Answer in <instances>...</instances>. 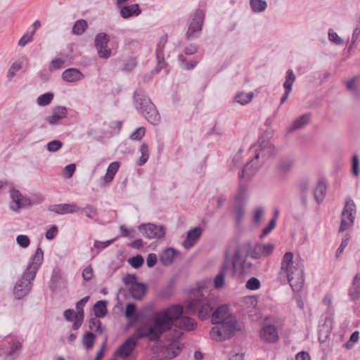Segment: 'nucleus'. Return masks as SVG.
<instances>
[{
	"label": "nucleus",
	"mask_w": 360,
	"mask_h": 360,
	"mask_svg": "<svg viewBox=\"0 0 360 360\" xmlns=\"http://www.w3.org/2000/svg\"><path fill=\"white\" fill-rule=\"evenodd\" d=\"M183 307L180 305H173L155 312L150 320L151 325L146 323L139 327L135 334L126 340L119 347L116 355L122 358L128 357L139 339L147 337L150 340H157L173 326L186 330H194L196 322L188 316H183Z\"/></svg>",
	"instance_id": "nucleus-1"
},
{
	"label": "nucleus",
	"mask_w": 360,
	"mask_h": 360,
	"mask_svg": "<svg viewBox=\"0 0 360 360\" xmlns=\"http://www.w3.org/2000/svg\"><path fill=\"white\" fill-rule=\"evenodd\" d=\"M278 278L281 283L288 282L295 292L300 291L304 285V264L300 257L291 252L283 256Z\"/></svg>",
	"instance_id": "nucleus-2"
},
{
	"label": "nucleus",
	"mask_w": 360,
	"mask_h": 360,
	"mask_svg": "<svg viewBox=\"0 0 360 360\" xmlns=\"http://www.w3.org/2000/svg\"><path fill=\"white\" fill-rule=\"evenodd\" d=\"M212 323L215 326L210 331V337L216 341L229 338L236 328V319L227 305H221L216 309L212 314Z\"/></svg>",
	"instance_id": "nucleus-3"
},
{
	"label": "nucleus",
	"mask_w": 360,
	"mask_h": 360,
	"mask_svg": "<svg viewBox=\"0 0 360 360\" xmlns=\"http://www.w3.org/2000/svg\"><path fill=\"white\" fill-rule=\"evenodd\" d=\"M44 259V252L40 247H38L35 253L23 273L22 277L16 282L13 294L17 299H21L27 295L32 288V281L34 279L36 274Z\"/></svg>",
	"instance_id": "nucleus-4"
},
{
	"label": "nucleus",
	"mask_w": 360,
	"mask_h": 360,
	"mask_svg": "<svg viewBox=\"0 0 360 360\" xmlns=\"http://www.w3.org/2000/svg\"><path fill=\"white\" fill-rule=\"evenodd\" d=\"M214 306L213 295L209 292L207 289L199 288L194 294V297L188 302L185 313H198L199 318L206 319L210 317Z\"/></svg>",
	"instance_id": "nucleus-5"
},
{
	"label": "nucleus",
	"mask_w": 360,
	"mask_h": 360,
	"mask_svg": "<svg viewBox=\"0 0 360 360\" xmlns=\"http://www.w3.org/2000/svg\"><path fill=\"white\" fill-rule=\"evenodd\" d=\"M242 257L240 250H236L234 255L231 259L226 256L224 264L220 272L215 276L214 279V285L215 288H220L224 285L225 276L230 274L231 276H234L236 272V266L241 264Z\"/></svg>",
	"instance_id": "nucleus-6"
},
{
	"label": "nucleus",
	"mask_w": 360,
	"mask_h": 360,
	"mask_svg": "<svg viewBox=\"0 0 360 360\" xmlns=\"http://www.w3.org/2000/svg\"><path fill=\"white\" fill-rule=\"evenodd\" d=\"M136 107L141 111L142 115L151 124H157L160 120V115L155 108V105L150 99L139 92L134 94Z\"/></svg>",
	"instance_id": "nucleus-7"
},
{
	"label": "nucleus",
	"mask_w": 360,
	"mask_h": 360,
	"mask_svg": "<svg viewBox=\"0 0 360 360\" xmlns=\"http://www.w3.org/2000/svg\"><path fill=\"white\" fill-rule=\"evenodd\" d=\"M274 147L268 143L261 146L259 150H255L254 158L245 165L241 174H239V177L250 178L253 176L259 168V165L257 162L259 157H262V160L264 161L267 156H270L274 154Z\"/></svg>",
	"instance_id": "nucleus-8"
},
{
	"label": "nucleus",
	"mask_w": 360,
	"mask_h": 360,
	"mask_svg": "<svg viewBox=\"0 0 360 360\" xmlns=\"http://www.w3.org/2000/svg\"><path fill=\"white\" fill-rule=\"evenodd\" d=\"M191 21L186 32V37L190 40L195 39L200 35L205 19V13L202 10L197 9L191 15Z\"/></svg>",
	"instance_id": "nucleus-9"
},
{
	"label": "nucleus",
	"mask_w": 360,
	"mask_h": 360,
	"mask_svg": "<svg viewBox=\"0 0 360 360\" xmlns=\"http://www.w3.org/2000/svg\"><path fill=\"white\" fill-rule=\"evenodd\" d=\"M356 205L351 198L346 200L342 212V218L339 232L345 231L352 226L354 221Z\"/></svg>",
	"instance_id": "nucleus-10"
},
{
	"label": "nucleus",
	"mask_w": 360,
	"mask_h": 360,
	"mask_svg": "<svg viewBox=\"0 0 360 360\" xmlns=\"http://www.w3.org/2000/svg\"><path fill=\"white\" fill-rule=\"evenodd\" d=\"M109 40V37L104 32L96 36L95 46L101 58L107 59L111 56V49L108 46Z\"/></svg>",
	"instance_id": "nucleus-11"
},
{
	"label": "nucleus",
	"mask_w": 360,
	"mask_h": 360,
	"mask_svg": "<svg viewBox=\"0 0 360 360\" xmlns=\"http://www.w3.org/2000/svg\"><path fill=\"white\" fill-rule=\"evenodd\" d=\"M139 229L148 238H160L165 236L164 228L153 224L141 225L139 226Z\"/></svg>",
	"instance_id": "nucleus-12"
},
{
	"label": "nucleus",
	"mask_w": 360,
	"mask_h": 360,
	"mask_svg": "<svg viewBox=\"0 0 360 360\" xmlns=\"http://www.w3.org/2000/svg\"><path fill=\"white\" fill-rule=\"evenodd\" d=\"M167 41V35H162L157 44L156 48V58L158 61L157 66L155 69L156 72H160L165 66L166 65V63L165 61L164 58V48Z\"/></svg>",
	"instance_id": "nucleus-13"
},
{
	"label": "nucleus",
	"mask_w": 360,
	"mask_h": 360,
	"mask_svg": "<svg viewBox=\"0 0 360 360\" xmlns=\"http://www.w3.org/2000/svg\"><path fill=\"white\" fill-rule=\"evenodd\" d=\"M11 197L12 198L11 208L14 211H16L20 208L25 207L30 205V199L23 196L17 190L12 189L11 191Z\"/></svg>",
	"instance_id": "nucleus-14"
},
{
	"label": "nucleus",
	"mask_w": 360,
	"mask_h": 360,
	"mask_svg": "<svg viewBox=\"0 0 360 360\" xmlns=\"http://www.w3.org/2000/svg\"><path fill=\"white\" fill-rule=\"evenodd\" d=\"M262 340L266 342H275L278 339L276 328L274 325H265L260 330Z\"/></svg>",
	"instance_id": "nucleus-15"
},
{
	"label": "nucleus",
	"mask_w": 360,
	"mask_h": 360,
	"mask_svg": "<svg viewBox=\"0 0 360 360\" xmlns=\"http://www.w3.org/2000/svg\"><path fill=\"white\" fill-rule=\"evenodd\" d=\"M274 250V246L272 244H257L251 252L250 257L254 259L267 257L273 252Z\"/></svg>",
	"instance_id": "nucleus-16"
},
{
	"label": "nucleus",
	"mask_w": 360,
	"mask_h": 360,
	"mask_svg": "<svg viewBox=\"0 0 360 360\" xmlns=\"http://www.w3.org/2000/svg\"><path fill=\"white\" fill-rule=\"evenodd\" d=\"M79 207L76 204H58L49 206V210L58 214H65L78 212Z\"/></svg>",
	"instance_id": "nucleus-17"
},
{
	"label": "nucleus",
	"mask_w": 360,
	"mask_h": 360,
	"mask_svg": "<svg viewBox=\"0 0 360 360\" xmlns=\"http://www.w3.org/2000/svg\"><path fill=\"white\" fill-rule=\"evenodd\" d=\"M84 78V74L77 68H68L62 73V79L70 83L81 81Z\"/></svg>",
	"instance_id": "nucleus-18"
},
{
	"label": "nucleus",
	"mask_w": 360,
	"mask_h": 360,
	"mask_svg": "<svg viewBox=\"0 0 360 360\" xmlns=\"http://www.w3.org/2000/svg\"><path fill=\"white\" fill-rule=\"evenodd\" d=\"M124 315L126 318L130 319L132 323H135L142 320L144 316V311H138L135 304L129 303L126 306Z\"/></svg>",
	"instance_id": "nucleus-19"
},
{
	"label": "nucleus",
	"mask_w": 360,
	"mask_h": 360,
	"mask_svg": "<svg viewBox=\"0 0 360 360\" xmlns=\"http://www.w3.org/2000/svg\"><path fill=\"white\" fill-rule=\"evenodd\" d=\"M202 234V229L200 227H195L190 230L187 233V237L183 243L186 249L192 248L198 240Z\"/></svg>",
	"instance_id": "nucleus-20"
},
{
	"label": "nucleus",
	"mask_w": 360,
	"mask_h": 360,
	"mask_svg": "<svg viewBox=\"0 0 360 360\" xmlns=\"http://www.w3.org/2000/svg\"><path fill=\"white\" fill-rule=\"evenodd\" d=\"M67 109L63 106H58L53 109L52 115L46 117V121L50 124H58L60 120L67 116Z\"/></svg>",
	"instance_id": "nucleus-21"
},
{
	"label": "nucleus",
	"mask_w": 360,
	"mask_h": 360,
	"mask_svg": "<svg viewBox=\"0 0 360 360\" xmlns=\"http://www.w3.org/2000/svg\"><path fill=\"white\" fill-rule=\"evenodd\" d=\"M243 195L242 191H240L239 193L236 197V205L233 207V212L237 224H240L242 221L245 213L243 205L242 204L243 200Z\"/></svg>",
	"instance_id": "nucleus-22"
},
{
	"label": "nucleus",
	"mask_w": 360,
	"mask_h": 360,
	"mask_svg": "<svg viewBox=\"0 0 360 360\" xmlns=\"http://www.w3.org/2000/svg\"><path fill=\"white\" fill-rule=\"evenodd\" d=\"M349 296L352 300L360 298V273L356 274L354 277L352 285L349 289Z\"/></svg>",
	"instance_id": "nucleus-23"
},
{
	"label": "nucleus",
	"mask_w": 360,
	"mask_h": 360,
	"mask_svg": "<svg viewBox=\"0 0 360 360\" xmlns=\"http://www.w3.org/2000/svg\"><path fill=\"white\" fill-rule=\"evenodd\" d=\"M141 13V10L138 4L124 6L120 8V15L123 18H129L133 16H137Z\"/></svg>",
	"instance_id": "nucleus-24"
},
{
	"label": "nucleus",
	"mask_w": 360,
	"mask_h": 360,
	"mask_svg": "<svg viewBox=\"0 0 360 360\" xmlns=\"http://www.w3.org/2000/svg\"><path fill=\"white\" fill-rule=\"evenodd\" d=\"M146 292V286L140 283H134L130 288V293L133 298L141 300Z\"/></svg>",
	"instance_id": "nucleus-25"
},
{
	"label": "nucleus",
	"mask_w": 360,
	"mask_h": 360,
	"mask_svg": "<svg viewBox=\"0 0 360 360\" xmlns=\"http://www.w3.org/2000/svg\"><path fill=\"white\" fill-rule=\"evenodd\" d=\"M326 192V186L323 181L320 180L314 191V197L318 204L324 199Z\"/></svg>",
	"instance_id": "nucleus-26"
},
{
	"label": "nucleus",
	"mask_w": 360,
	"mask_h": 360,
	"mask_svg": "<svg viewBox=\"0 0 360 360\" xmlns=\"http://www.w3.org/2000/svg\"><path fill=\"white\" fill-rule=\"evenodd\" d=\"M310 120V115L304 114L296 119L290 126L288 131L292 132L297 129H301L309 123Z\"/></svg>",
	"instance_id": "nucleus-27"
},
{
	"label": "nucleus",
	"mask_w": 360,
	"mask_h": 360,
	"mask_svg": "<svg viewBox=\"0 0 360 360\" xmlns=\"http://www.w3.org/2000/svg\"><path fill=\"white\" fill-rule=\"evenodd\" d=\"M119 167L120 164L118 162H113L108 166L107 172L103 179L104 184H108L113 180Z\"/></svg>",
	"instance_id": "nucleus-28"
},
{
	"label": "nucleus",
	"mask_w": 360,
	"mask_h": 360,
	"mask_svg": "<svg viewBox=\"0 0 360 360\" xmlns=\"http://www.w3.org/2000/svg\"><path fill=\"white\" fill-rule=\"evenodd\" d=\"M176 252L172 248H167L160 255V262L165 266L173 262Z\"/></svg>",
	"instance_id": "nucleus-29"
},
{
	"label": "nucleus",
	"mask_w": 360,
	"mask_h": 360,
	"mask_svg": "<svg viewBox=\"0 0 360 360\" xmlns=\"http://www.w3.org/2000/svg\"><path fill=\"white\" fill-rule=\"evenodd\" d=\"M94 313L96 317L102 318L107 313V307L105 301H98L94 307Z\"/></svg>",
	"instance_id": "nucleus-30"
},
{
	"label": "nucleus",
	"mask_w": 360,
	"mask_h": 360,
	"mask_svg": "<svg viewBox=\"0 0 360 360\" xmlns=\"http://www.w3.org/2000/svg\"><path fill=\"white\" fill-rule=\"evenodd\" d=\"M63 282V278L60 270L58 268H55L53 271L51 279V288L53 286L56 288Z\"/></svg>",
	"instance_id": "nucleus-31"
},
{
	"label": "nucleus",
	"mask_w": 360,
	"mask_h": 360,
	"mask_svg": "<svg viewBox=\"0 0 360 360\" xmlns=\"http://www.w3.org/2000/svg\"><path fill=\"white\" fill-rule=\"evenodd\" d=\"M87 27V22L85 20H77L73 27L72 32L77 35L82 34Z\"/></svg>",
	"instance_id": "nucleus-32"
},
{
	"label": "nucleus",
	"mask_w": 360,
	"mask_h": 360,
	"mask_svg": "<svg viewBox=\"0 0 360 360\" xmlns=\"http://www.w3.org/2000/svg\"><path fill=\"white\" fill-rule=\"evenodd\" d=\"M250 4L251 8L255 13L264 11L267 6L266 1L262 0H250Z\"/></svg>",
	"instance_id": "nucleus-33"
},
{
	"label": "nucleus",
	"mask_w": 360,
	"mask_h": 360,
	"mask_svg": "<svg viewBox=\"0 0 360 360\" xmlns=\"http://www.w3.org/2000/svg\"><path fill=\"white\" fill-rule=\"evenodd\" d=\"M295 81V76L292 70H288L286 72L285 82L283 84L285 91H291L292 86Z\"/></svg>",
	"instance_id": "nucleus-34"
},
{
	"label": "nucleus",
	"mask_w": 360,
	"mask_h": 360,
	"mask_svg": "<svg viewBox=\"0 0 360 360\" xmlns=\"http://www.w3.org/2000/svg\"><path fill=\"white\" fill-rule=\"evenodd\" d=\"M253 98V93H239L235 96V101L241 105H245L251 101Z\"/></svg>",
	"instance_id": "nucleus-35"
},
{
	"label": "nucleus",
	"mask_w": 360,
	"mask_h": 360,
	"mask_svg": "<svg viewBox=\"0 0 360 360\" xmlns=\"http://www.w3.org/2000/svg\"><path fill=\"white\" fill-rule=\"evenodd\" d=\"M359 340V332L354 331L352 333L349 340L342 347L348 350L352 349Z\"/></svg>",
	"instance_id": "nucleus-36"
},
{
	"label": "nucleus",
	"mask_w": 360,
	"mask_h": 360,
	"mask_svg": "<svg viewBox=\"0 0 360 360\" xmlns=\"http://www.w3.org/2000/svg\"><path fill=\"white\" fill-rule=\"evenodd\" d=\"M140 152L141 153V156L138 162V165L142 166L148 161L149 158L148 145L146 143H143L140 147Z\"/></svg>",
	"instance_id": "nucleus-37"
},
{
	"label": "nucleus",
	"mask_w": 360,
	"mask_h": 360,
	"mask_svg": "<svg viewBox=\"0 0 360 360\" xmlns=\"http://www.w3.org/2000/svg\"><path fill=\"white\" fill-rule=\"evenodd\" d=\"M297 187L302 194V202L306 204V193L309 188V181L308 180H302L298 184Z\"/></svg>",
	"instance_id": "nucleus-38"
},
{
	"label": "nucleus",
	"mask_w": 360,
	"mask_h": 360,
	"mask_svg": "<svg viewBox=\"0 0 360 360\" xmlns=\"http://www.w3.org/2000/svg\"><path fill=\"white\" fill-rule=\"evenodd\" d=\"M278 215V211H276L274 218L269 221L268 226L263 229L262 233L261 234L262 238L269 234L275 228Z\"/></svg>",
	"instance_id": "nucleus-39"
},
{
	"label": "nucleus",
	"mask_w": 360,
	"mask_h": 360,
	"mask_svg": "<svg viewBox=\"0 0 360 360\" xmlns=\"http://www.w3.org/2000/svg\"><path fill=\"white\" fill-rule=\"evenodd\" d=\"M292 167V162L290 160H283L278 165L277 170L280 174H284L289 172Z\"/></svg>",
	"instance_id": "nucleus-40"
},
{
	"label": "nucleus",
	"mask_w": 360,
	"mask_h": 360,
	"mask_svg": "<svg viewBox=\"0 0 360 360\" xmlns=\"http://www.w3.org/2000/svg\"><path fill=\"white\" fill-rule=\"evenodd\" d=\"M53 98V94L52 93H46L39 96L37 98V103L39 105L44 106L49 105Z\"/></svg>",
	"instance_id": "nucleus-41"
},
{
	"label": "nucleus",
	"mask_w": 360,
	"mask_h": 360,
	"mask_svg": "<svg viewBox=\"0 0 360 360\" xmlns=\"http://www.w3.org/2000/svg\"><path fill=\"white\" fill-rule=\"evenodd\" d=\"M96 336L93 333L87 332L83 338V343L86 347V349H89L92 348Z\"/></svg>",
	"instance_id": "nucleus-42"
},
{
	"label": "nucleus",
	"mask_w": 360,
	"mask_h": 360,
	"mask_svg": "<svg viewBox=\"0 0 360 360\" xmlns=\"http://www.w3.org/2000/svg\"><path fill=\"white\" fill-rule=\"evenodd\" d=\"M89 297L86 296L82 300H80L77 304H76V309H77V314L76 315L77 317H82L84 316V307L86 304V302L89 301Z\"/></svg>",
	"instance_id": "nucleus-43"
},
{
	"label": "nucleus",
	"mask_w": 360,
	"mask_h": 360,
	"mask_svg": "<svg viewBox=\"0 0 360 360\" xmlns=\"http://www.w3.org/2000/svg\"><path fill=\"white\" fill-rule=\"evenodd\" d=\"M10 345V352L8 353L9 356H14L16 353H18L22 349V344L20 341L18 340H11L9 342Z\"/></svg>",
	"instance_id": "nucleus-44"
},
{
	"label": "nucleus",
	"mask_w": 360,
	"mask_h": 360,
	"mask_svg": "<svg viewBox=\"0 0 360 360\" xmlns=\"http://www.w3.org/2000/svg\"><path fill=\"white\" fill-rule=\"evenodd\" d=\"M179 349L177 342H173L167 348V356L170 359L175 357L179 354Z\"/></svg>",
	"instance_id": "nucleus-45"
},
{
	"label": "nucleus",
	"mask_w": 360,
	"mask_h": 360,
	"mask_svg": "<svg viewBox=\"0 0 360 360\" xmlns=\"http://www.w3.org/2000/svg\"><path fill=\"white\" fill-rule=\"evenodd\" d=\"M63 146V143L58 140H53L50 141L47 144V150L49 152H56L59 150Z\"/></svg>",
	"instance_id": "nucleus-46"
},
{
	"label": "nucleus",
	"mask_w": 360,
	"mask_h": 360,
	"mask_svg": "<svg viewBox=\"0 0 360 360\" xmlns=\"http://www.w3.org/2000/svg\"><path fill=\"white\" fill-rule=\"evenodd\" d=\"M260 281L255 277L250 278L246 283V288L250 290H257L260 288Z\"/></svg>",
	"instance_id": "nucleus-47"
},
{
	"label": "nucleus",
	"mask_w": 360,
	"mask_h": 360,
	"mask_svg": "<svg viewBox=\"0 0 360 360\" xmlns=\"http://www.w3.org/2000/svg\"><path fill=\"white\" fill-rule=\"evenodd\" d=\"M64 63V60L61 58L53 59L49 65V71L53 72L56 70L60 69L63 68Z\"/></svg>",
	"instance_id": "nucleus-48"
},
{
	"label": "nucleus",
	"mask_w": 360,
	"mask_h": 360,
	"mask_svg": "<svg viewBox=\"0 0 360 360\" xmlns=\"http://www.w3.org/2000/svg\"><path fill=\"white\" fill-rule=\"evenodd\" d=\"M143 258L141 255H137L136 257H133L132 258L129 259V264L135 269H138L142 266L143 264Z\"/></svg>",
	"instance_id": "nucleus-49"
},
{
	"label": "nucleus",
	"mask_w": 360,
	"mask_h": 360,
	"mask_svg": "<svg viewBox=\"0 0 360 360\" xmlns=\"http://www.w3.org/2000/svg\"><path fill=\"white\" fill-rule=\"evenodd\" d=\"M79 211L84 212L86 217L93 219L96 214V209L92 205H86L85 208H79Z\"/></svg>",
	"instance_id": "nucleus-50"
},
{
	"label": "nucleus",
	"mask_w": 360,
	"mask_h": 360,
	"mask_svg": "<svg viewBox=\"0 0 360 360\" xmlns=\"http://www.w3.org/2000/svg\"><path fill=\"white\" fill-rule=\"evenodd\" d=\"M359 79L358 77H354L351 79H349L347 83H346V86L347 88L350 90V91H352L354 94H356V95H359V91L357 90V88H356V82L357 80Z\"/></svg>",
	"instance_id": "nucleus-51"
},
{
	"label": "nucleus",
	"mask_w": 360,
	"mask_h": 360,
	"mask_svg": "<svg viewBox=\"0 0 360 360\" xmlns=\"http://www.w3.org/2000/svg\"><path fill=\"white\" fill-rule=\"evenodd\" d=\"M16 240L18 244L22 248L28 247L30 243V238L25 235L18 236Z\"/></svg>",
	"instance_id": "nucleus-52"
},
{
	"label": "nucleus",
	"mask_w": 360,
	"mask_h": 360,
	"mask_svg": "<svg viewBox=\"0 0 360 360\" xmlns=\"http://www.w3.org/2000/svg\"><path fill=\"white\" fill-rule=\"evenodd\" d=\"M21 68V63L19 62H15L12 64L11 67L8 70L7 77L9 79L13 77L15 75V72L18 71Z\"/></svg>",
	"instance_id": "nucleus-53"
},
{
	"label": "nucleus",
	"mask_w": 360,
	"mask_h": 360,
	"mask_svg": "<svg viewBox=\"0 0 360 360\" xmlns=\"http://www.w3.org/2000/svg\"><path fill=\"white\" fill-rule=\"evenodd\" d=\"M352 172L356 176H359V160L356 155H354L352 158Z\"/></svg>",
	"instance_id": "nucleus-54"
},
{
	"label": "nucleus",
	"mask_w": 360,
	"mask_h": 360,
	"mask_svg": "<svg viewBox=\"0 0 360 360\" xmlns=\"http://www.w3.org/2000/svg\"><path fill=\"white\" fill-rule=\"evenodd\" d=\"M264 215V210L261 207L255 209L253 215V222L255 224H259Z\"/></svg>",
	"instance_id": "nucleus-55"
},
{
	"label": "nucleus",
	"mask_w": 360,
	"mask_h": 360,
	"mask_svg": "<svg viewBox=\"0 0 360 360\" xmlns=\"http://www.w3.org/2000/svg\"><path fill=\"white\" fill-rule=\"evenodd\" d=\"M146 129L144 127L138 128L133 132L130 136L132 140H140L145 135Z\"/></svg>",
	"instance_id": "nucleus-56"
},
{
	"label": "nucleus",
	"mask_w": 360,
	"mask_h": 360,
	"mask_svg": "<svg viewBox=\"0 0 360 360\" xmlns=\"http://www.w3.org/2000/svg\"><path fill=\"white\" fill-rule=\"evenodd\" d=\"M76 169V165L75 164H70L67 165L64 169V175L67 179H70L72 176Z\"/></svg>",
	"instance_id": "nucleus-57"
},
{
	"label": "nucleus",
	"mask_w": 360,
	"mask_h": 360,
	"mask_svg": "<svg viewBox=\"0 0 360 360\" xmlns=\"http://www.w3.org/2000/svg\"><path fill=\"white\" fill-rule=\"evenodd\" d=\"M58 227L55 225L52 226L46 233V238L48 240H53L58 233Z\"/></svg>",
	"instance_id": "nucleus-58"
},
{
	"label": "nucleus",
	"mask_w": 360,
	"mask_h": 360,
	"mask_svg": "<svg viewBox=\"0 0 360 360\" xmlns=\"http://www.w3.org/2000/svg\"><path fill=\"white\" fill-rule=\"evenodd\" d=\"M32 34L33 33L29 34L26 33L19 40L18 45L20 46H25L29 41H32Z\"/></svg>",
	"instance_id": "nucleus-59"
},
{
	"label": "nucleus",
	"mask_w": 360,
	"mask_h": 360,
	"mask_svg": "<svg viewBox=\"0 0 360 360\" xmlns=\"http://www.w3.org/2000/svg\"><path fill=\"white\" fill-rule=\"evenodd\" d=\"M82 276L85 281H90L93 276V270L91 266L86 267L82 271Z\"/></svg>",
	"instance_id": "nucleus-60"
},
{
	"label": "nucleus",
	"mask_w": 360,
	"mask_h": 360,
	"mask_svg": "<svg viewBox=\"0 0 360 360\" xmlns=\"http://www.w3.org/2000/svg\"><path fill=\"white\" fill-rule=\"evenodd\" d=\"M157 262V257L155 254L150 253L148 255L146 263L148 267H153Z\"/></svg>",
	"instance_id": "nucleus-61"
},
{
	"label": "nucleus",
	"mask_w": 360,
	"mask_h": 360,
	"mask_svg": "<svg viewBox=\"0 0 360 360\" xmlns=\"http://www.w3.org/2000/svg\"><path fill=\"white\" fill-rule=\"evenodd\" d=\"M76 314L73 309H67L64 311V317L67 321H71L75 319Z\"/></svg>",
	"instance_id": "nucleus-62"
},
{
	"label": "nucleus",
	"mask_w": 360,
	"mask_h": 360,
	"mask_svg": "<svg viewBox=\"0 0 360 360\" xmlns=\"http://www.w3.org/2000/svg\"><path fill=\"white\" fill-rule=\"evenodd\" d=\"M351 237L349 234H345L344 238L342 240L341 245L339 247V253L342 252L345 247L348 245V243L350 240Z\"/></svg>",
	"instance_id": "nucleus-63"
},
{
	"label": "nucleus",
	"mask_w": 360,
	"mask_h": 360,
	"mask_svg": "<svg viewBox=\"0 0 360 360\" xmlns=\"http://www.w3.org/2000/svg\"><path fill=\"white\" fill-rule=\"evenodd\" d=\"M296 360H310L309 354L306 352H300L296 354Z\"/></svg>",
	"instance_id": "nucleus-64"
}]
</instances>
